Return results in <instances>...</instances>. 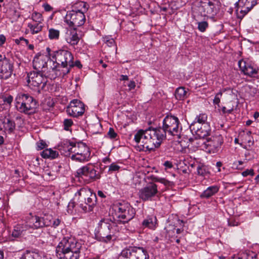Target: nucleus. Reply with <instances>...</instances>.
Returning <instances> with one entry per match:
<instances>
[{
  "mask_svg": "<svg viewBox=\"0 0 259 259\" xmlns=\"http://www.w3.org/2000/svg\"><path fill=\"white\" fill-rule=\"evenodd\" d=\"M64 128L66 131H68L69 128L73 124V121L71 119H65L63 121Z\"/></svg>",
  "mask_w": 259,
  "mask_h": 259,
  "instance_id": "obj_44",
  "label": "nucleus"
},
{
  "mask_svg": "<svg viewBox=\"0 0 259 259\" xmlns=\"http://www.w3.org/2000/svg\"><path fill=\"white\" fill-rule=\"evenodd\" d=\"M224 140L222 136L220 134H215L212 137V139L207 140L206 141L202 139L201 141H200L201 145H198V147L201 149H205L206 150L209 147H213L215 148H217L220 147L223 143Z\"/></svg>",
  "mask_w": 259,
  "mask_h": 259,
  "instance_id": "obj_22",
  "label": "nucleus"
},
{
  "mask_svg": "<svg viewBox=\"0 0 259 259\" xmlns=\"http://www.w3.org/2000/svg\"><path fill=\"white\" fill-rule=\"evenodd\" d=\"M103 162H104V163H107V162H110V159L108 157H105L103 159Z\"/></svg>",
  "mask_w": 259,
  "mask_h": 259,
  "instance_id": "obj_64",
  "label": "nucleus"
},
{
  "mask_svg": "<svg viewBox=\"0 0 259 259\" xmlns=\"http://www.w3.org/2000/svg\"><path fill=\"white\" fill-rule=\"evenodd\" d=\"M228 224L230 226H236L238 225V222L234 220H230L228 221Z\"/></svg>",
  "mask_w": 259,
  "mask_h": 259,
  "instance_id": "obj_58",
  "label": "nucleus"
},
{
  "mask_svg": "<svg viewBox=\"0 0 259 259\" xmlns=\"http://www.w3.org/2000/svg\"><path fill=\"white\" fill-rule=\"evenodd\" d=\"M53 61L59 63L61 67L64 68L63 70V76L68 74L72 68L73 56L72 53L67 50H59L54 52L51 55Z\"/></svg>",
  "mask_w": 259,
  "mask_h": 259,
  "instance_id": "obj_7",
  "label": "nucleus"
},
{
  "mask_svg": "<svg viewBox=\"0 0 259 259\" xmlns=\"http://www.w3.org/2000/svg\"><path fill=\"white\" fill-rule=\"evenodd\" d=\"M75 176L83 180L85 182L89 183L94 182L101 178L100 174L91 163L79 168L76 171Z\"/></svg>",
  "mask_w": 259,
  "mask_h": 259,
  "instance_id": "obj_10",
  "label": "nucleus"
},
{
  "mask_svg": "<svg viewBox=\"0 0 259 259\" xmlns=\"http://www.w3.org/2000/svg\"><path fill=\"white\" fill-rule=\"evenodd\" d=\"M163 165L165 167V169H170L173 167V164L171 161H165L163 163Z\"/></svg>",
  "mask_w": 259,
  "mask_h": 259,
  "instance_id": "obj_51",
  "label": "nucleus"
},
{
  "mask_svg": "<svg viewBox=\"0 0 259 259\" xmlns=\"http://www.w3.org/2000/svg\"><path fill=\"white\" fill-rule=\"evenodd\" d=\"M120 166L116 164L115 163H112L109 166L108 172L112 174L114 172L118 171Z\"/></svg>",
  "mask_w": 259,
  "mask_h": 259,
  "instance_id": "obj_41",
  "label": "nucleus"
},
{
  "mask_svg": "<svg viewBox=\"0 0 259 259\" xmlns=\"http://www.w3.org/2000/svg\"><path fill=\"white\" fill-rule=\"evenodd\" d=\"M65 38L68 44L71 46L77 45L81 39L76 28L68 30L66 33Z\"/></svg>",
  "mask_w": 259,
  "mask_h": 259,
  "instance_id": "obj_25",
  "label": "nucleus"
},
{
  "mask_svg": "<svg viewBox=\"0 0 259 259\" xmlns=\"http://www.w3.org/2000/svg\"><path fill=\"white\" fill-rule=\"evenodd\" d=\"M120 79L121 80H128V77L126 75H121Z\"/></svg>",
  "mask_w": 259,
  "mask_h": 259,
  "instance_id": "obj_62",
  "label": "nucleus"
},
{
  "mask_svg": "<svg viewBox=\"0 0 259 259\" xmlns=\"http://www.w3.org/2000/svg\"><path fill=\"white\" fill-rule=\"evenodd\" d=\"M75 202L73 201H71L69 202L67 206V211L68 213H72L73 212V209L75 206Z\"/></svg>",
  "mask_w": 259,
  "mask_h": 259,
  "instance_id": "obj_49",
  "label": "nucleus"
},
{
  "mask_svg": "<svg viewBox=\"0 0 259 259\" xmlns=\"http://www.w3.org/2000/svg\"><path fill=\"white\" fill-rule=\"evenodd\" d=\"M40 257L38 252L27 250L23 253L20 259H40Z\"/></svg>",
  "mask_w": 259,
  "mask_h": 259,
  "instance_id": "obj_35",
  "label": "nucleus"
},
{
  "mask_svg": "<svg viewBox=\"0 0 259 259\" xmlns=\"http://www.w3.org/2000/svg\"><path fill=\"white\" fill-rule=\"evenodd\" d=\"M106 43L109 47H112L114 46L115 41L113 39L111 38L106 40Z\"/></svg>",
  "mask_w": 259,
  "mask_h": 259,
  "instance_id": "obj_55",
  "label": "nucleus"
},
{
  "mask_svg": "<svg viewBox=\"0 0 259 259\" xmlns=\"http://www.w3.org/2000/svg\"><path fill=\"white\" fill-rule=\"evenodd\" d=\"M256 4L257 0H238L235 4L238 17L242 18Z\"/></svg>",
  "mask_w": 259,
  "mask_h": 259,
  "instance_id": "obj_16",
  "label": "nucleus"
},
{
  "mask_svg": "<svg viewBox=\"0 0 259 259\" xmlns=\"http://www.w3.org/2000/svg\"><path fill=\"white\" fill-rule=\"evenodd\" d=\"M238 65L241 71L245 75L253 76L257 73V70L255 68H254L250 63L243 60H239Z\"/></svg>",
  "mask_w": 259,
  "mask_h": 259,
  "instance_id": "obj_24",
  "label": "nucleus"
},
{
  "mask_svg": "<svg viewBox=\"0 0 259 259\" xmlns=\"http://www.w3.org/2000/svg\"><path fill=\"white\" fill-rule=\"evenodd\" d=\"M141 225L144 228H148L151 230H155L156 228L157 219L154 215L148 216L144 219Z\"/></svg>",
  "mask_w": 259,
  "mask_h": 259,
  "instance_id": "obj_28",
  "label": "nucleus"
},
{
  "mask_svg": "<svg viewBox=\"0 0 259 259\" xmlns=\"http://www.w3.org/2000/svg\"><path fill=\"white\" fill-rule=\"evenodd\" d=\"M44 72L37 71H32L27 74V82L28 85L33 87H38L42 84V88L47 83L46 78L44 76Z\"/></svg>",
  "mask_w": 259,
  "mask_h": 259,
  "instance_id": "obj_18",
  "label": "nucleus"
},
{
  "mask_svg": "<svg viewBox=\"0 0 259 259\" xmlns=\"http://www.w3.org/2000/svg\"><path fill=\"white\" fill-rule=\"evenodd\" d=\"M189 127L191 132L195 133L196 135L199 138V145H201L199 142L202 140L201 139H204L209 135L211 132V127L209 123H204L200 125L194 123V124H191Z\"/></svg>",
  "mask_w": 259,
  "mask_h": 259,
  "instance_id": "obj_21",
  "label": "nucleus"
},
{
  "mask_svg": "<svg viewBox=\"0 0 259 259\" xmlns=\"http://www.w3.org/2000/svg\"><path fill=\"white\" fill-rule=\"evenodd\" d=\"M5 36L3 34L0 35V46H2L5 43Z\"/></svg>",
  "mask_w": 259,
  "mask_h": 259,
  "instance_id": "obj_59",
  "label": "nucleus"
},
{
  "mask_svg": "<svg viewBox=\"0 0 259 259\" xmlns=\"http://www.w3.org/2000/svg\"><path fill=\"white\" fill-rule=\"evenodd\" d=\"M219 187L217 185L208 187L200 195L201 198H209L218 192Z\"/></svg>",
  "mask_w": 259,
  "mask_h": 259,
  "instance_id": "obj_29",
  "label": "nucleus"
},
{
  "mask_svg": "<svg viewBox=\"0 0 259 259\" xmlns=\"http://www.w3.org/2000/svg\"><path fill=\"white\" fill-rule=\"evenodd\" d=\"M107 135L111 139H115L117 136V134L112 127L109 128V131L107 133Z\"/></svg>",
  "mask_w": 259,
  "mask_h": 259,
  "instance_id": "obj_46",
  "label": "nucleus"
},
{
  "mask_svg": "<svg viewBox=\"0 0 259 259\" xmlns=\"http://www.w3.org/2000/svg\"><path fill=\"white\" fill-rule=\"evenodd\" d=\"M80 208L84 212L93 211L97 204V196L91 189L81 188L75 194Z\"/></svg>",
  "mask_w": 259,
  "mask_h": 259,
  "instance_id": "obj_3",
  "label": "nucleus"
},
{
  "mask_svg": "<svg viewBox=\"0 0 259 259\" xmlns=\"http://www.w3.org/2000/svg\"><path fill=\"white\" fill-rule=\"evenodd\" d=\"M70 155L71 159L79 162H85L91 159V151L90 148L85 144L75 143Z\"/></svg>",
  "mask_w": 259,
  "mask_h": 259,
  "instance_id": "obj_12",
  "label": "nucleus"
},
{
  "mask_svg": "<svg viewBox=\"0 0 259 259\" xmlns=\"http://www.w3.org/2000/svg\"><path fill=\"white\" fill-rule=\"evenodd\" d=\"M13 66L10 60L5 57L0 59V77L7 79L9 78L13 72Z\"/></svg>",
  "mask_w": 259,
  "mask_h": 259,
  "instance_id": "obj_23",
  "label": "nucleus"
},
{
  "mask_svg": "<svg viewBox=\"0 0 259 259\" xmlns=\"http://www.w3.org/2000/svg\"><path fill=\"white\" fill-rule=\"evenodd\" d=\"M98 195L99 197L102 198H105L106 197V195L104 193V192L101 190H99L98 191Z\"/></svg>",
  "mask_w": 259,
  "mask_h": 259,
  "instance_id": "obj_60",
  "label": "nucleus"
},
{
  "mask_svg": "<svg viewBox=\"0 0 259 259\" xmlns=\"http://www.w3.org/2000/svg\"><path fill=\"white\" fill-rule=\"evenodd\" d=\"M48 145L45 141L41 140H39L38 142L36 143V149L37 150H40L42 149H44L46 147H47Z\"/></svg>",
  "mask_w": 259,
  "mask_h": 259,
  "instance_id": "obj_43",
  "label": "nucleus"
},
{
  "mask_svg": "<svg viewBox=\"0 0 259 259\" xmlns=\"http://www.w3.org/2000/svg\"><path fill=\"white\" fill-rule=\"evenodd\" d=\"M81 244L72 237H64L59 243L56 249L60 259H78Z\"/></svg>",
  "mask_w": 259,
  "mask_h": 259,
  "instance_id": "obj_2",
  "label": "nucleus"
},
{
  "mask_svg": "<svg viewBox=\"0 0 259 259\" xmlns=\"http://www.w3.org/2000/svg\"><path fill=\"white\" fill-rule=\"evenodd\" d=\"M60 31L58 29L51 28L48 29V37L51 40H58L60 37Z\"/></svg>",
  "mask_w": 259,
  "mask_h": 259,
  "instance_id": "obj_36",
  "label": "nucleus"
},
{
  "mask_svg": "<svg viewBox=\"0 0 259 259\" xmlns=\"http://www.w3.org/2000/svg\"><path fill=\"white\" fill-rule=\"evenodd\" d=\"M112 225L108 219H103L100 221L96 229L95 237L99 241L108 243L114 237L113 232L111 231Z\"/></svg>",
  "mask_w": 259,
  "mask_h": 259,
  "instance_id": "obj_8",
  "label": "nucleus"
},
{
  "mask_svg": "<svg viewBox=\"0 0 259 259\" xmlns=\"http://www.w3.org/2000/svg\"><path fill=\"white\" fill-rule=\"evenodd\" d=\"M30 214L26 218L25 222L22 224H18L14 226V229L12 232V236L15 238L21 237L25 235L30 229H33V226L30 223Z\"/></svg>",
  "mask_w": 259,
  "mask_h": 259,
  "instance_id": "obj_20",
  "label": "nucleus"
},
{
  "mask_svg": "<svg viewBox=\"0 0 259 259\" xmlns=\"http://www.w3.org/2000/svg\"><path fill=\"white\" fill-rule=\"evenodd\" d=\"M242 175L245 177L248 176H253L254 175V171L253 169H246L245 171L242 172Z\"/></svg>",
  "mask_w": 259,
  "mask_h": 259,
  "instance_id": "obj_50",
  "label": "nucleus"
},
{
  "mask_svg": "<svg viewBox=\"0 0 259 259\" xmlns=\"http://www.w3.org/2000/svg\"><path fill=\"white\" fill-rule=\"evenodd\" d=\"M128 87L129 88V89L130 90H133L135 89L136 87V83L133 80L130 81V83L127 85Z\"/></svg>",
  "mask_w": 259,
  "mask_h": 259,
  "instance_id": "obj_56",
  "label": "nucleus"
},
{
  "mask_svg": "<svg viewBox=\"0 0 259 259\" xmlns=\"http://www.w3.org/2000/svg\"><path fill=\"white\" fill-rule=\"evenodd\" d=\"M61 223V220L59 219H56L52 221V226L54 228L58 227Z\"/></svg>",
  "mask_w": 259,
  "mask_h": 259,
  "instance_id": "obj_52",
  "label": "nucleus"
},
{
  "mask_svg": "<svg viewBox=\"0 0 259 259\" xmlns=\"http://www.w3.org/2000/svg\"><path fill=\"white\" fill-rule=\"evenodd\" d=\"M30 224L33 226V229H38L45 227L52 226L53 217L51 215H45L40 217L37 215H32L31 213Z\"/></svg>",
  "mask_w": 259,
  "mask_h": 259,
  "instance_id": "obj_19",
  "label": "nucleus"
},
{
  "mask_svg": "<svg viewBox=\"0 0 259 259\" xmlns=\"http://www.w3.org/2000/svg\"><path fill=\"white\" fill-rule=\"evenodd\" d=\"M60 68L58 63L53 61V66L47 71L45 75L51 79H54L61 75L63 76V70L61 71Z\"/></svg>",
  "mask_w": 259,
  "mask_h": 259,
  "instance_id": "obj_26",
  "label": "nucleus"
},
{
  "mask_svg": "<svg viewBox=\"0 0 259 259\" xmlns=\"http://www.w3.org/2000/svg\"><path fill=\"white\" fill-rule=\"evenodd\" d=\"M246 255L245 254V253L243 252L242 253H241L239 256H238L236 258H235L234 259H246Z\"/></svg>",
  "mask_w": 259,
  "mask_h": 259,
  "instance_id": "obj_61",
  "label": "nucleus"
},
{
  "mask_svg": "<svg viewBox=\"0 0 259 259\" xmlns=\"http://www.w3.org/2000/svg\"><path fill=\"white\" fill-rule=\"evenodd\" d=\"M216 166L218 168V171H221V167L222 166V163L221 161H218L216 163Z\"/></svg>",
  "mask_w": 259,
  "mask_h": 259,
  "instance_id": "obj_63",
  "label": "nucleus"
},
{
  "mask_svg": "<svg viewBox=\"0 0 259 259\" xmlns=\"http://www.w3.org/2000/svg\"><path fill=\"white\" fill-rule=\"evenodd\" d=\"M114 208L117 212V217L123 223H127L135 215V209L128 203L123 202L114 205Z\"/></svg>",
  "mask_w": 259,
  "mask_h": 259,
  "instance_id": "obj_11",
  "label": "nucleus"
},
{
  "mask_svg": "<svg viewBox=\"0 0 259 259\" xmlns=\"http://www.w3.org/2000/svg\"><path fill=\"white\" fill-rule=\"evenodd\" d=\"M208 26V24L206 21H201L198 23V29L201 32H204Z\"/></svg>",
  "mask_w": 259,
  "mask_h": 259,
  "instance_id": "obj_42",
  "label": "nucleus"
},
{
  "mask_svg": "<svg viewBox=\"0 0 259 259\" xmlns=\"http://www.w3.org/2000/svg\"><path fill=\"white\" fill-rule=\"evenodd\" d=\"M75 144V143L71 142L70 141L64 140L61 143L60 150L63 151V154L65 156H70Z\"/></svg>",
  "mask_w": 259,
  "mask_h": 259,
  "instance_id": "obj_27",
  "label": "nucleus"
},
{
  "mask_svg": "<svg viewBox=\"0 0 259 259\" xmlns=\"http://www.w3.org/2000/svg\"><path fill=\"white\" fill-rule=\"evenodd\" d=\"M13 97L11 95H8L7 96H5L3 97V101L5 103H7L8 104H11L13 102Z\"/></svg>",
  "mask_w": 259,
  "mask_h": 259,
  "instance_id": "obj_48",
  "label": "nucleus"
},
{
  "mask_svg": "<svg viewBox=\"0 0 259 259\" xmlns=\"http://www.w3.org/2000/svg\"><path fill=\"white\" fill-rule=\"evenodd\" d=\"M40 155L44 158L53 159L58 157L59 153L51 148H47L41 152Z\"/></svg>",
  "mask_w": 259,
  "mask_h": 259,
  "instance_id": "obj_30",
  "label": "nucleus"
},
{
  "mask_svg": "<svg viewBox=\"0 0 259 259\" xmlns=\"http://www.w3.org/2000/svg\"><path fill=\"white\" fill-rule=\"evenodd\" d=\"M148 179L151 180L153 181L152 182L153 183L159 182L163 184L164 186L166 187L172 186L174 185V183L172 182L168 181L165 179V178H159L153 175L148 177Z\"/></svg>",
  "mask_w": 259,
  "mask_h": 259,
  "instance_id": "obj_33",
  "label": "nucleus"
},
{
  "mask_svg": "<svg viewBox=\"0 0 259 259\" xmlns=\"http://www.w3.org/2000/svg\"><path fill=\"white\" fill-rule=\"evenodd\" d=\"M207 119V116L206 114L201 113L197 115L195 120L193 121L191 124H194V123H197L198 124H202L204 123H208L206 122Z\"/></svg>",
  "mask_w": 259,
  "mask_h": 259,
  "instance_id": "obj_37",
  "label": "nucleus"
},
{
  "mask_svg": "<svg viewBox=\"0 0 259 259\" xmlns=\"http://www.w3.org/2000/svg\"><path fill=\"white\" fill-rule=\"evenodd\" d=\"M84 111V104L77 99L72 100L66 109L67 114L73 117H78L82 116Z\"/></svg>",
  "mask_w": 259,
  "mask_h": 259,
  "instance_id": "obj_17",
  "label": "nucleus"
},
{
  "mask_svg": "<svg viewBox=\"0 0 259 259\" xmlns=\"http://www.w3.org/2000/svg\"><path fill=\"white\" fill-rule=\"evenodd\" d=\"M158 135L155 128H149L146 131L139 130L134 136V140L139 150L150 151L158 147L163 140Z\"/></svg>",
  "mask_w": 259,
  "mask_h": 259,
  "instance_id": "obj_1",
  "label": "nucleus"
},
{
  "mask_svg": "<svg viewBox=\"0 0 259 259\" xmlns=\"http://www.w3.org/2000/svg\"><path fill=\"white\" fill-rule=\"evenodd\" d=\"M158 193L157 185L153 182H149L141 188L138 196L143 201H152Z\"/></svg>",
  "mask_w": 259,
  "mask_h": 259,
  "instance_id": "obj_13",
  "label": "nucleus"
},
{
  "mask_svg": "<svg viewBox=\"0 0 259 259\" xmlns=\"http://www.w3.org/2000/svg\"><path fill=\"white\" fill-rule=\"evenodd\" d=\"M47 54L36 55L33 60V68L37 71L45 72L48 70V62L50 61L51 49L47 48Z\"/></svg>",
  "mask_w": 259,
  "mask_h": 259,
  "instance_id": "obj_14",
  "label": "nucleus"
},
{
  "mask_svg": "<svg viewBox=\"0 0 259 259\" xmlns=\"http://www.w3.org/2000/svg\"><path fill=\"white\" fill-rule=\"evenodd\" d=\"M80 10H72L68 11L64 18L65 22L69 26L76 28L83 25L85 21L84 12L88 10L87 4L81 2L78 3Z\"/></svg>",
  "mask_w": 259,
  "mask_h": 259,
  "instance_id": "obj_6",
  "label": "nucleus"
},
{
  "mask_svg": "<svg viewBox=\"0 0 259 259\" xmlns=\"http://www.w3.org/2000/svg\"><path fill=\"white\" fill-rule=\"evenodd\" d=\"M244 253L246 255V259H257L256 254L253 252L248 251Z\"/></svg>",
  "mask_w": 259,
  "mask_h": 259,
  "instance_id": "obj_47",
  "label": "nucleus"
},
{
  "mask_svg": "<svg viewBox=\"0 0 259 259\" xmlns=\"http://www.w3.org/2000/svg\"><path fill=\"white\" fill-rule=\"evenodd\" d=\"M197 172L198 175L202 176H205L208 174L207 167L204 165H200L197 167Z\"/></svg>",
  "mask_w": 259,
  "mask_h": 259,
  "instance_id": "obj_39",
  "label": "nucleus"
},
{
  "mask_svg": "<svg viewBox=\"0 0 259 259\" xmlns=\"http://www.w3.org/2000/svg\"><path fill=\"white\" fill-rule=\"evenodd\" d=\"M158 136L163 140L166 138V134L170 136H179L182 130L179 118L172 115H167L162 122V126L155 128Z\"/></svg>",
  "mask_w": 259,
  "mask_h": 259,
  "instance_id": "obj_4",
  "label": "nucleus"
},
{
  "mask_svg": "<svg viewBox=\"0 0 259 259\" xmlns=\"http://www.w3.org/2000/svg\"><path fill=\"white\" fill-rule=\"evenodd\" d=\"M28 27L29 28L30 32L32 34H36L39 32L43 27L42 23H29Z\"/></svg>",
  "mask_w": 259,
  "mask_h": 259,
  "instance_id": "obj_32",
  "label": "nucleus"
},
{
  "mask_svg": "<svg viewBox=\"0 0 259 259\" xmlns=\"http://www.w3.org/2000/svg\"><path fill=\"white\" fill-rule=\"evenodd\" d=\"M243 164V161H237L233 163V166L236 167V169H240L241 167L240 166Z\"/></svg>",
  "mask_w": 259,
  "mask_h": 259,
  "instance_id": "obj_53",
  "label": "nucleus"
},
{
  "mask_svg": "<svg viewBox=\"0 0 259 259\" xmlns=\"http://www.w3.org/2000/svg\"><path fill=\"white\" fill-rule=\"evenodd\" d=\"M14 41L17 45L24 44L25 45H27L29 42L28 40L24 38L23 37H20L19 38L15 39Z\"/></svg>",
  "mask_w": 259,
  "mask_h": 259,
  "instance_id": "obj_45",
  "label": "nucleus"
},
{
  "mask_svg": "<svg viewBox=\"0 0 259 259\" xmlns=\"http://www.w3.org/2000/svg\"><path fill=\"white\" fill-rule=\"evenodd\" d=\"M3 124L5 130L7 131L9 134L13 133L15 129V123L14 120L10 118H5L3 122Z\"/></svg>",
  "mask_w": 259,
  "mask_h": 259,
  "instance_id": "obj_31",
  "label": "nucleus"
},
{
  "mask_svg": "<svg viewBox=\"0 0 259 259\" xmlns=\"http://www.w3.org/2000/svg\"><path fill=\"white\" fill-rule=\"evenodd\" d=\"M74 66H76L78 68H81L82 67V65H81L80 62L79 60H76V61H75V62H74L73 61L72 67H74Z\"/></svg>",
  "mask_w": 259,
  "mask_h": 259,
  "instance_id": "obj_57",
  "label": "nucleus"
},
{
  "mask_svg": "<svg viewBox=\"0 0 259 259\" xmlns=\"http://www.w3.org/2000/svg\"><path fill=\"white\" fill-rule=\"evenodd\" d=\"M222 96V93L221 92L218 93L215 95V96L214 98V99L213 100V103L214 105L215 108H217V106L218 108L220 107V103L221 101V98Z\"/></svg>",
  "mask_w": 259,
  "mask_h": 259,
  "instance_id": "obj_40",
  "label": "nucleus"
},
{
  "mask_svg": "<svg viewBox=\"0 0 259 259\" xmlns=\"http://www.w3.org/2000/svg\"><path fill=\"white\" fill-rule=\"evenodd\" d=\"M43 7L46 12H50L53 9V8L48 4H44Z\"/></svg>",
  "mask_w": 259,
  "mask_h": 259,
  "instance_id": "obj_54",
  "label": "nucleus"
},
{
  "mask_svg": "<svg viewBox=\"0 0 259 259\" xmlns=\"http://www.w3.org/2000/svg\"><path fill=\"white\" fill-rule=\"evenodd\" d=\"M31 18L35 23H42L44 19L42 15L38 12H33L31 15Z\"/></svg>",
  "mask_w": 259,
  "mask_h": 259,
  "instance_id": "obj_38",
  "label": "nucleus"
},
{
  "mask_svg": "<svg viewBox=\"0 0 259 259\" xmlns=\"http://www.w3.org/2000/svg\"><path fill=\"white\" fill-rule=\"evenodd\" d=\"M15 104L19 112L29 114L35 111L37 106V102L28 94L20 93L15 98Z\"/></svg>",
  "mask_w": 259,
  "mask_h": 259,
  "instance_id": "obj_5",
  "label": "nucleus"
},
{
  "mask_svg": "<svg viewBox=\"0 0 259 259\" xmlns=\"http://www.w3.org/2000/svg\"><path fill=\"white\" fill-rule=\"evenodd\" d=\"M117 259H149V255L143 247L129 246L122 250Z\"/></svg>",
  "mask_w": 259,
  "mask_h": 259,
  "instance_id": "obj_9",
  "label": "nucleus"
},
{
  "mask_svg": "<svg viewBox=\"0 0 259 259\" xmlns=\"http://www.w3.org/2000/svg\"><path fill=\"white\" fill-rule=\"evenodd\" d=\"M187 92L184 87H179L175 91V97L177 100H183L187 97Z\"/></svg>",
  "mask_w": 259,
  "mask_h": 259,
  "instance_id": "obj_34",
  "label": "nucleus"
},
{
  "mask_svg": "<svg viewBox=\"0 0 259 259\" xmlns=\"http://www.w3.org/2000/svg\"><path fill=\"white\" fill-rule=\"evenodd\" d=\"M218 2L216 0H203L200 1V11L202 15L213 18L218 12L217 6Z\"/></svg>",
  "mask_w": 259,
  "mask_h": 259,
  "instance_id": "obj_15",
  "label": "nucleus"
}]
</instances>
